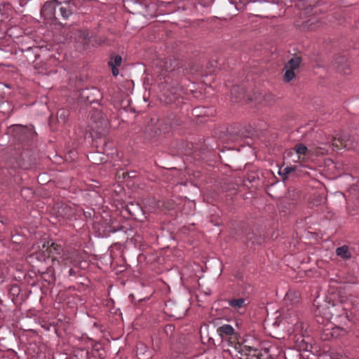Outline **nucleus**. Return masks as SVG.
Here are the masks:
<instances>
[{"mask_svg":"<svg viewBox=\"0 0 359 359\" xmlns=\"http://www.w3.org/2000/svg\"><path fill=\"white\" fill-rule=\"evenodd\" d=\"M59 215L69 218L73 215L72 208L67 205H62L58 209Z\"/></svg>","mask_w":359,"mask_h":359,"instance_id":"obj_15","label":"nucleus"},{"mask_svg":"<svg viewBox=\"0 0 359 359\" xmlns=\"http://www.w3.org/2000/svg\"><path fill=\"white\" fill-rule=\"evenodd\" d=\"M14 130L23 139H32L34 137L33 130L26 126L18 125L15 126Z\"/></svg>","mask_w":359,"mask_h":359,"instance_id":"obj_4","label":"nucleus"},{"mask_svg":"<svg viewBox=\"0 0 359 359\" xmlns=\"http://www.w3.org/2000/svg\"><path fill=\"white\" fill-rule=\"evenodd\" d=\"M244 298L233 299L229 301V304L235 309H241L247 305Z\"/></svg>","mask_w":359,"mask_h":359,"instance_id":"obj_14","label":"nucleus"},{"mask_svg":"<svg viewBox=\"0 0 359 359\" xmlns=\"http://www.w3.org/2000/svg\"><path fill=\"white\" fill-rule=\"evenodd\" d=\"M321 154H324V151H320V152Z\"/></svg>","mask_w":359,"mask_h":359,"instance_id":"obj_35","label":"nucleus"},{"mask_svg":"<svg viewBox=\"0 0 359 359\" xmlns=\"http://www.w3.org/2000/svg\"><path fill=\"white\" fill-rule=\"evenodd\" d=\"M69 116V112L65 109H60L57 111V118L61 120L63 123L65 122L67 117Z\"/></svg>","mask_w":359,"mask_h":359,"instance_id":"obj_20","label":"nucleus"},{"mask_svg":"<svg viewBox=\"0 0 359 359\" xmlns=\"http://www.w3.org/2000/svg\"><path fill=\"white\" fill-rule=\"evenodd\" d=\"M69 273L70 276H73V275L75 274V271L72 269H71L69 271Z\"/></svg>","mask_w":359,"mask_h":359,"instance_id":"obj_26","label":"nucleus"},{"mask_svg":"<svg viewBox=\"0 0 359 359\" xmlns=\"http://www.w3.org/2000/svg\"><path fill=\"white\" fill-rule=\"evenodd\" d=\"M47 253L48 256L54 255H60L62 250L60 245L53 242L48 241Z\"/></svg>","mask_w":359,"mask_h":359,"instance_id":"obj_12","label":"nucleus"},{"mask_svg":"<svg viewBox=\"0 0 359 359\" xmlns=\"http://www.w3.org/2000/svg\"><path fill=\"white\" fill-rule=\"evenodd\" d=\"M285 72L283 76V81L286 83L291 81L295 77L294 71L288 69H284Z\"/></svg>","mask_w":359,"mask_h":359,"instance_id":"obj_18","label":"nucleus"},{"mask_svg":"<svg viewBox=\"0 0 359 359\" xmlns=\"http://www.w3.org/2000/svg\"><path fill=\"white\" fill-rule=\"evenodd\" d=\"M162 124V121H158V126H157V128L160 130V126H161Z\"/></svg>","mask_w":359,"mask_h":359,"instance_id":"obj_27","label":"nucleus"},{"mask_svg":"<svg viewBox=\"0 0 359 359\" xmlns=\"http://www.w3.org/2000/svg\"><path fill=\"white\" fill-rule=\"evenodd\" d=\"M56 15H57V18H58V16H59V15H60V12H59L58 7L57 8V10H56Z\"/></svg>","mask_w":359,"mask_h":359,"instance_id":"obj_28","label":"nucleus"},{"mask_svg":"<svg viewBox=\"0 0 359 359\" xmlns=\"http://www.w3.org/2000/svg\"><path fill=\"white\" fill-rule=\"evenodd\" d=\"M58 9L60 16L64 20L68 19L69 17L72 14V10L71 8V6L67 3H60V6H58Z\"/></svg>","mask_w":359,"mask_h":359,"instance_id":"obj_6","label":"nucleus"},{"mask_svg":"<svg viewBox=\"0 0 359 359\" xmlns=\"http://www.w3.org/2000/svg\"><path fill=\"white\" fill-rule=\"evenodd\" d=\"M111 67V72L112 74L114 76H116L118 74V69H117V67L110 66Z\"/></svg>","mask_w":359,"mask_h":359,"instance_id":"obj_23","label":"nucleus"},{"mask_svg":"<svg viewBox=\"0 0 359 359\" xmlns=\"http://www.w3.org/2000/svg\"><path fill=\"white\" fill-rule=\"evenodd\" d=\"M341 139V136L339 137H332L331 142V146L332 147V149L334 151H337L339 149H341L344 148L343 144H341L339 141Z\"/></svg>","mask_w":359,"mask_h":359,"instance_id":"obj_17","label":"nucleus"},{"mask_svg":"<svg viewBox=\"0 0 359 359\" xmlns=\"http://www.w3.org/2000/svg\"><path fill=\"white\" fill-rule=\"evenodd\" d=\"M339 141L343 144L344 149H358L359 147L358 141L348 134L341 135V139Z\"/></svg>","mask_w":359,"mask_h":359,"instance_id":"obj_3","label":"nucleus"},{"mask_svg":"<svg viewBox=\"0 0 359 359\" xmlns=\"http://www.w3.org/2000/svg\"><path fill=\"white\" fill-rule=\"evenodd\" d=\"M217 332L222 337H227L234 334V329L229 325H224L217 329Z\"/></svg>","mask_w":359,"mask_h":359,"instance_id":"obj_8","label":"nucleus"},{"mask_svg":"<svg viewBox=\"0 0 359 359\" xmlns=\"http://www.w3.org/2000/svg\"><path fill=\"white\" fill-rule=\"evenodd\" d=\"M231 354L236 357H248L249 359H252V355H255L256 357L260 358L262 356L261 351L257 348H254L250 346H244L241 344H236L233 346V350L230 351Z\"/></svg>","mask_w":359,"mask_h":359,"instance_id":"obj_1","label":"nucleus"},{"mask_svg":"<svg viewBox=\"0 0 359 359\" xmlns=\"http://www.w3.org/2000/svg\"><path fill=\"white\" fill-rule=\"evenodd\" d=\"M231 100L233 102H240L244 97V90L240 86H233L231 90Z\"/></svg>","mask_w":359,"mask_h":359,"instance_id":"obj_5","label":"nucleus"},{"mask_svg":"<svg viewBox=\"0 0 359 359\" xmlns=\"http://www.w3.org/2000/svg\"><path fill=\"white\" fill-rule=\"evenodd\" d=\"M318 149H320V150L324 149H323V147H318Z\"/></svg>","mask_w":359,"mask_h":359,"instance_id":"obj_34","label":"nucleus"},{"mask_svg":"<svg viewBox=\"0 0 359 359\" xmlns=\"http://www.w3.org/2000/svg\"><path fill=\"white\" fill-rule=\"evenodd\" d=\"M290 293H287V298H289V297H290Z\"/></svg>","mask_w":359,"mask_h":359,"instance_id":"obj_32","label":"nucleus"},{"mask_svg":"<svg viewBox=\"0 0 359 359\" xmlns=\"http://www.w3.org/2000/svg\"><path fill=\"white\" fill-rule=\"evenodd\" d=\"M237 140V138H236V137H233V138L231 139V140H232V141H233V140Z\"/></svg>","mask_w":359,"mask_h":359,"instance_id":"obj_31","label":"nucleus"},{"mask_svg":"<svg viewBox=\"0 0 359 359\" xmlns=\"http://www.w3.org/2000/svg\"><path fill=\"white\" fill-rule=\"evenodd\" d=\"M165 68L166 69L167 71H172L175 69V67H172L171 65L170 66H168L167 65V62H165Z\"/></svg>","mask_w":359,"mask_h":359,"instance_id":"obj_25","label":"nucleus"},{"mask_svg":"<svg viewBox=\"0 0 359 359\" xmlns=\"http://www.w3.org/2000/svg\"><path fill=\"white\" fill-rule=\"evenodd\" d=\"M58 6H60V2L57 0L46 2L41 11V15L47 20H57L56 10Z\"/></svg>","mask_w":359,"mask_h":359,"instance_id":"obj_2","label":"nucleus"},{"mask_svg":"<svg viewBox=\"0 0 359 359\" xmlns=\"http://www.w3.org/2000/svg\"><path fill=\"white\" fill-rule=\"evenodd\" d=\"M335 64L340 73L348 74L349 73L348 67L346 64V59L343 56L337 57Z\"/></svg>","mask_w":359,"mask_h":359,"instance_id":"obj_11","label":"nucleus"},{"mask_svg":"<svg viewBox=\"0 0 359 359\" xmlns=\"http://www.w3.org/2000/svg\"><path fill=\"white\" fill-rule=\"evenodd\" d=\"M146 348V347L144 346V345L141 344L140 346L137 348V352L138 355L142 354L143 355L140 359H148V355H144V353L143 352V350Z\"/></svg>","mask_w":359,"mask_h":359,"instance_id":"obj_21","label":"nucleus"},{"mask_svg":"<svg viewBox=\"0 0 359 359\" xmlns=\"http://www.w3.org/2000/svg\"><path fill=\"white\" fill-rule=\"evenodd\" d=\"M301 62V57H293L285 64L284 69L295 71L299 67Z\"/></svg>","mask_w":359,"mask_h":359,"instance_id":"obj_13","label":"nucleus"},{"mask_svg":"<svg viewBox=\"0 0 359 359\" xmlns=\"http://www.w3.org/2000/svg\"><path fill=\"white\" fill-rule=\"evenodd\" d=\"M76 39L83 43L84 46H88L91 40L89 37V33L87 30H77L76 31Z\"/></svg>","mask_w":359,"mask_h":359,"instance_id":"obj_7","label":"nucleus"},{"mask_svg":"<svg viewBox=\"0 0 359 359\" xmlns=\"http://www.w3.org/2000/svg\"><path fill=\"white\" fill-rule=\"evenodd\" d=\"M336 255L343 259H349L352 257V252L347 245H343L336 249Z\"/></svg>","mask_w":359,"mask_h":359,"instance_id":"obj_9","label":"nucleus"},{"mask_svg":"<svg viewBox=\"0 0 359 359\" xmlns=\"http://www.w3.org/2000/svg\"><path fill=\"white\" fill-rule=\"evenodd\" d=\"M122 62V58L120 55H114L112 56L110 58V60L109 61V66H114V67H118L121 65Z\"/></svg>","mask_w":359,"mask_h":359,"instance_id":"obj_19","label":"nucleus"},{"mask_svg":"<svg viewBox=\"0 0 359 359\" xmlns=\"http://www.w3.org/2000/svg\"><path fill=\"white\" fill-rule=\"evenodd\" d=\"M48 245V241L47 242H44L41 246V248H42V250L43 252L46 251L47 252V246Z\"/></svg>","mask_w":359,"mask_h":359,"instance_id":"obj_24","label":"nucleus"},{"mask_svg":"<svg viewBox=\"0 0 359 359\" xmlns=\"http://www.w3.org/2000/svg\"><path fill=\"white\" fill-rule=\"evenodd\" d=\"M335 330H339V328L333 329V332H335Z\"/></svg>","mask_w":359,"mask_h":359,"instance_id":"obj_33","label":"nucleus"},{"mask_svg":"<svg viewBox=\"0 0 359 359\" xmlns=\"http://www.w3.org/2000/svg\"><path fill=\"white\" fill-rule=\"evenodd\" d=\"M297 154H298L297 160H294V161H302L305 160L304 156L306 154L308 151L307 147L302 144H297L295 145L294 148Z\"/></svg>","mask_w":359,"mask_h":359,"instance_id":"obj_10","label":"nucleus"},{"mask_svg":"<svg viewBox=\"0 0 359 359\" xmlns=\"http://www.w3.org/2000/svg\"><path fill=\"white\" fill-rule=\"evenodd\" d=\"M167 130V128H163L162 130L165 133Z\"/></svg>","mask_w":359,"mask_h":359,"instance_id":"obj_30","label":"nucleus"},{"mask_svg":"<svg viewBox=\"0 0 359 359\" xmlns=\"http://www.w3.org/2000/svg\"><path fill=\"white\" fill-rule=\"evenodd\" d=\"M95 43H98V44H101V41H99V42H98V41H95Z\"/></svg>","mask_w":359,"mask_h":359,"instance_id":"obj_29","label":"nucleus"},{"mask_svg":"<svg viewBox=\"0 0 359 359\" xmlns=\"http://www.w3.org/2000/svg\"><path fill=\"white\" fill-rule=\"evenodd\" d=\"M96 116L100 118V123H103L106 121L105 117L99 111H95L91 116V118L95 119Z\"/></svg>","mask_w":359,"mask_h":359,"instance_id":"obj_22","label":"nucleus"},{"mask_svg":"<svg viewBox=\"0 0 359 359\" xmlns=\"http://www.w3.org/2000/svg\"><path fill=\"white\" fill-rule=\"evenodd\" d=\"M295 166H287L284 168L283 169H280V170L278 171V174L283 176V180H285L287 178V175L291 172L295 171Z\"/></svg>","mask_w":359,"mask_h":359,"instance_id":"obj_16","label":"nucleus"}]
</instances>
